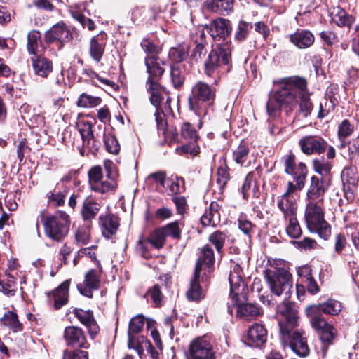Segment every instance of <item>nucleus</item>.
Wrapping results in <instances>:
<instances>
[{
	"label": "nucleus",
	"instance_id": "obj_1",
	"mask_svg": "<svg viewBox=\"0 0 359 359\" xmlns=\"http://www.w3.org/2000/svg\"><path fill=\"white\" fill-rule=\"evenodd\" d=\"M278 317L280 339L287 344L300 357H306L310 353L306 335L302 330H294L297 325V311L289 302H283L276 308Z\"/></svg>",
	"mask_w": 359,
	"mask_h": 359
},
{
	"label": "nucleus",
	"instance_id": "obj_2",
	"mask_svg": "<svg viewBox=\"0 0 359 359\" xmlns=\"http://www.w3.org/2000/svg\"><path fill=\"white\" fill-rule=\"evenodd\" d=\"M147 72L149 74L147 84L150 91V101L156 107L154 113L156 128L159 134L165 135L167 128V121L165 115L163 110L159 108L162 100L161 90V87L158 83L164 69L154 57H148L146 59Z\"/></svg>",
	"mask_w": 359,
	"mask_h": 359
},
{
	"label": "nucleus",
	"instance_id": "obj_3",
	"mask_svg": "<svg viewBox=\"0 0 359 359\" xmlns=\"http://www.w3.org/2000/svg\"><path fill=\"white\" fill-rule=\"evenodd\" d=\"M103 165L105 175L100 165L93 166L88 172V183L92 191L100 194L114 191L117 189L118 172L114 163L109 159L104 160Z\"/></svg>",
	"mask_w": 359,
	"mask_h": 359
},
{
	"label": "nucleus",
	"instance_id": "obj_4",
	"mask_svg": "<svg viewBox=\"0 0 359 359\" xmlns=\"http://www.w3.org/2000/svg\"><path fill=\"white\" fill-rule=\"evenodd\" d=\"M215 95L216 89L212 86L202 81L196 82L188 97L189 109L200 118L205 117L215 101Z\"/></svg>",
	"mask_w": 359,
	"mask_h": 359
},
{
	"label": "nucleus",
	"instance_id": "obj_5",
	"mask_svg": "<svg viewBox=\"0 0 359 359\" xmlns=\"http://www.w3.org/2000/svg\"><path fill=\"white\" fill-rule=\"evenodd\" d=\"M323 205V203L306 201L304 217L308 229L327 240L331 235V227L324 219Z\"/></svg>",
	"mask_w": 359,
	"mask_h": 359
},
{
	"label": "nucleus",
	"instance_id": "obj_6",
	"mask_svg": "<svg viewBox=\"0 0 359 359\" xmlns=\"http://www.w3.org/2000/svg\"><path fill=\"white\" fill-rule=\"evenodd\" d=\"M278 83L280 85V88L273 95L279 102L287 105L295 104L297 93L299 90H306L307 86L306 80L298 76L281 79Z\"/></svg>",
	"mask_w": 359,
	"mask_h": 359
},
{
	"label": "nucleus",
	"instance_id": "obj_7",
	"mask_svg": "<svg viewBox=\"0 0 359 359\" xmlns=\"http://www.w3.org/2000/svg\"><path fill=\"white\" fill-rule=\"evenodd\" d=\"M69 224V216L62 211L48 215L43 220L45 235L57 242L62 241L67 236Z\"/></svg>",
	"mask_w": 359,
	"mask_h": 359
},
{
	"label": "nucleus",
	"instance_id": "obj_8",
	"mask_svg": "<svg viewBox=\"0 0 359 359\" xmlns=\"http://www.w3.org/2000/svg\"><path fill=\"white\" fill-rule=\"evenodd\" d=\"M271 292L276 296L284 297V299L289 297V294L292 286V280L290 273L283 269H266L264 271Z\"/></svg>",
	"mask_w": 359,
	"mask_h": 359
},
{
	"label": "nucleus",
	"instance_id": "obj_9",
	"mask_svg": "<svg viewBox=\"0 0 359 359\" xmlns=\"http://www.w3.org/2000/svg\"><path fill=\"white\" fill-rule=\"evenodd\" d=\"M233 46L229 41L218 44L217 49L212 50L205 62V74L210 76L219 67L229 65L231 61Z\"/></svg>",
	"mask_w": 359,
	"mask_h": 359
},
{
	"label": "nucleus",
	"instance_id": "obj_10",
	"mask_svg": "<svg viewBox=\"0 0 359 359\" xmlns=\"http://www.w3.org/2000/svg\"><path fill=\"white\" fill-rule=\"evenodd\" d=\"M243 271L238 264H235L230 271L229 281L230 284V302L228 304V312L233 313V307L238 305L239 296L243 294L245 288V283L242 279Z\"/></svg>",
	"mask_w": 359,
	"mask_h": 359
},
{
	"label": "nucleus",
	"instance_id": "obj_11",
	"mask_svg": "<svg viewBox=\"0 0 359 359\" xmlns=\"http://www.w3.org/2000/svg\"><path fill=\"white\" fill-rule=\"evenodd\" d=\"M298 191L294 183L289 181L285 191L278 197L277 206L283 215V218L297 215Z\"/></svg>",
	"mask_w": 359,
	"mask_h": 359
},
{
	"label": "nucleus",
	"instance_id": "obj_12",
	"mask_svg": "<svg viewBox=\"0 0 359 359\" xmlns=\"http://www.w3.org/2000/svg\"><path fill=\"white\" fill-rule=\"evenodd\" d=\"M212 345L205 337H198L189 344L187 359H215Z\"/></svg>",
	"mask_w": 359,
	"mask_h": 359
},
{
	"label": "nucleus",
	"instance_id": "obj_13",
	"mask_svg": "<svg viewBox=\"0 0 359 359\" xmlns=\"http://www.w3.org/2000/svg\"><path fill=\"white\" fill-rule=\"evenodd\" d=\"M102 269H92L89 270L84 276L82 283L77 285L79 292L88 298L93 297V292L100 287Z\"/></svg>",
	"mask_w": 359,
	"mask_h": 359
},
{
	"label": "nucleus",
	"instance_id": "obj_14",
	"mask_svg": "<svg viewBox=\"0 0 359 359\" xmlns=\"http://www.w3.org/2000/svg\"><path fill=\"white\" fill-rule=\"evenodd\" d=\"M64 339L68 346L87 349L90 344L83 330L76 326H67L64 330Z\"/></svg>",
	"mask_w": 359,
	"mask_h": 359
},
{
	"label": "nucleus",
	"instance_id": "obj_15",
	"mask_svg": "<svg viewBox=\"0 0 359 359\" xmlns=\"http://www.w3.org/2000/svg\"><path fill=\"white\" fill-rule=\"evenodd\" d=\"M69 287L70 280H67L55 290L47 293L48 303L56 310L65 306L69 301Z\"/></svg>",
	"mask_w": 359,
	"mask_h": 359
},
{
	"label": "nucleus",
	"instance_id": "obj_16",
	"mask_svg": "<svg viewBox=\"0 0 359 359\" xmlns=\"http://www.w3.org/2000/svg\"><path fill=\"white\" fill-rule=\"evenodd\" d=\"M215 41L225 40L231 34V22L228 19L219 18L205 27Z\"/></svg>",
	"mask_w": 359,
	"mask_h": 359
},
{
	"label": "nucleus",
	"instance_id": "obj_17",
	"mask_svg": "<svg viewBox=\"0 0 359 359\" xmlns=\"http://www.w3.org/2000/svg\"><path fill=\"white\" fill-rule=\"evenodd\" d=\"M303 153L307 155L313 154H323L327 149V144L325 140L318 136H305L299 142Z\"/></svg>",
	"mask_w": 359,
	"mask_h": 359
},
{
	"label": "nucleus",
	"instance_id": "obj_18",
	"mask_svg": "<svg viewBox=\"0 0 359 359\" xmlns=\"http://www.w3.org/2000/svg\"><path fill=\"white\" fill-rule=\"evenodd\" d=\"M215 263V255L212 248L209 245L203 246L200 252V256L196 262L195 271L196 276L198 273H203L205 276L210 273Z\"/></svg>",
	"mask_w": 359,
	"mask_h": 359
},
{
	"label": "nucleus",
	"instance_id": "obj_19",
	"mask_svg": "<svg viewBox=\"0 0 359 359\" xmlns=\"http://www.w3.org/2000/svg\"><path fill=\"white\" fill-rule=\"evenodd\" d=\"M77 128L81 135L83 146L92 153L97 152L99 149V143L95 139L92 123L88 121H80L77 123Z\"/></svg>",
	"mask_w": 359,
	"mask_h": 359
},
{
	"label": "nucleus",
	"instance_id": "obj_20",
	"mask_svg": "<svg viewBox=\"0 0 359 359\" xmlns=\"http://www.w3.org/2000/svg\"><path fill=\"white\" fill-rule=\"evenodd\" d=\"M327 189L325 181L316 176H312L311 184L306 192V201L323 203L324 195Z\"/></svg>",
	"mask_w": 359,
	"mask_h": 359
},
{
	"label": "nucleus",
	"instance_id": "obj_21",
	"mask_svg": "<svg viewBox=\"0 0 359 359\" xmlns=\"http://www.w3.org/2000/svg\"><path fill=\"white\" fill-rule=\"evenodd\" d=\"M268 333L264 326L254 323L248 327L245 341L249 346L259 347L267 340Z\"/></svg>",
	"mask_w": 359,
	"mask_h": 359
},
{
	"label": "nucleus",
	"instance_id": "obj_22",
	"mask_svg": "<svg viewBox=\"0 0 359 359\" xmlns=\"http://www.w3.org/2000/svg\"><path fill=\"white\" fill-rule=\"evenodd\" d=\"M99 220L102 235L108 239L112 238L116 234L119 226L118 217L110 213L101 215L99 217Z\"/></svg>",
	"mask_w": 359,
	"mask_h": 359
},
{
	"label": "nucleus",
	"instance_id": "obj_23",
	"mask_svg": "<svg viewBox=\"0 0 359 359\" xmlns=\"http://www.w3.org/2000/svg\"><path fill=\"white\" fill-rule=\"evenodd\" d=\"M106 43L107 35L104 33H100L90 39L89 53L95 62H99L102 60Z\"/></svg>",
	"mask_w": 359,
	"mask_h": 359
},
{
	"label": "nucleus",
	"instance_id": "obj_24",
	"mask_svg": "<svg viewBox=\"0 0 359 359\" xmlns=\"http://www.w3.org/2000/svg\"><path fill=\"white\" fill-rule=\"evenodd\" d=\"M70 36V31L64 23H58L53 26L50 30L46 32L45 39L48 43L67 41Z\"/></svg>",
	"mask_w": 359,
	"mask_h": 359
},
{
	"label": "nucleus",
	"instance_id": "obj_25",
	"mask_svg": "<svg viewBox=\"0 0 359 359\" xmlns=\"http://www.w3.org/2000/svg\"><path fill=\"white\" fill-rule=\"evenodd\" d=\"M31 62L36 74L46 77L53 71V63L41 55L31 57Z\"/></svg>",
	"mask_w": 359,
	"mask_h": 359
},
{
	"label": "nucleus",
	"instance_id": "obj_26",
	"mask_svg": "<svg viewBox=\"0 0 359 359\" xmlns=\"http://www.w3.org/2000/svg\"><path fill=\"white\" fill-rule=\"evenodd\" d=\"M74 313L79 320L88 328L89 334L93 338L97 334L99 327L94 319L93 312L79 309L76 310Z\"/></svg>",
	"mask_w": 359,
	"mask_h": 359
},
{
	"label": "nucleus",
	"instance_id": "obj_27",
	"mask_svg": "<svg viewBox=\"0 0 359 359\" xmlns=\"http://www.w3.org/2000/svg\"><path fill=\"white\" fill-rule=\"evenodd\" d=\"M203 274L198 273L196 276V271L194 273V278L190 283V287L187 291L186 296L189 301L198 302L204 299L205 294L200 286V279L203 280Z\"/></svg>",
	"mask_w": 359,
	"mask_h": 359
},
{
	"label": "nucleus",
	"instance_id": "obj_28",
	"mask_svg": "<svg viewBox=\"0 0 359 359\" xmlns=\"http://www.w3.org/2000/svg\"><path fill=\"white\" fill-rule=\"evenodd\" d=\"M219 209V204L217 202H212L201 218V224L204 226H217L220 222Z\"/></svg>",
	"mask_w": 359,
	"mask_h": 359
},
{
	"label": "nucleus",
	"instance_id": "obj_29",
	"mask_svg": "<svg viewBox=\"0 0 359 359\" xmlns=\"http://www.w3.org/2000/svg\"><path fill=\"white\" fill-rule=\"evenodd\" d=\"M290 41L299 48H306L313 45L315 38L311 32L302 30L290 34Z\"/></svg>",
	"mask_w": 359,
	"mask_h": 359
},
{
	"label": "nucleus",
	"instance_id": "obj_30",
	"mask_svg": "<svg viewBox=\"0 0 359 359\" xmlns=\"http://www.w3.org/2000/svg\"><path fill=\"white\" fill-rule=\"evenodd\" d=\"M331 19L339 27L350 28L355 22V17L348 14L344 9L337 7L331 13Z\"/></svg>",
	"mask_w": 359,
	"mask_h": 359
},
{
	"label": "nucleus",
	"instance_id": "obj_31",
	"mask_svg": "<svg viewBox=\"0 0 359 359\" xmlns=\"http://www.w3.org/2000/svg\"><path fill=\"white\" fill-rule=\"evenodd\" d=\"M234 0H208L205 2L207 9L224 15L232 11Z\"/></svg>",
	"mask_w": 359,
	"mask_h": 359
},
{
	"label": "nucleus",
	"instance_id": "obj_32",
	"mask_svg": "<svg viewBox=\"0 0 359 359\" xmlns=\"http://www.w3.org/2000/svg\"><path fill=\"white\" fill-rule=\"evenodd\" d=\"M101 205L93 198L88 197L83 202L81 215L84 220H91L95 217Z\"/></svg>",
	"mask_w": 359,
	"mask_h": 359
},
{
	"label": "nucleus",
	"instance_id": "obj_33",
	"mask_svg": "<svg viewBox=\"0 0 359 359\" xmlns=\"http://www.w3.org/2000/svg\"><path fill=\"white\" fill-rule=\"evenodd\" d=\"M310 307H316L317 311L321 314L323 313L327 315L336 316L341 310V304L334 299H329L325 302L318 304H313Z\"/></svg>",
	"mask_w": 359,
	"mask_h": 359
},
{
	"label": "nucleus",
	"instance_id": "obj_34",
	"mask_svg": "<svg viewBox=\"0 0 359 359\" xmlns=\"http://www.w3.org/2000/svg\"><path fill=\"white\" fill-rule=\"evenodd\" d=\"M249 147L243 142L233 151V159L241 166L248 167L250 164L249 160Z\"/></svg>",
	"mask_w": 359,
	"mask_h": 359
},
{
	"label": "nucleus",
	"instance_id": "obj_35",
	"mask_svg": "<svg viewBox=\"0 0 359 359\" xmlns=\"http://www.w3.org/2000/svg\"><path fill=\"white\" fill-rule=\"evenodd\" d=\"M306 313L310 318L311 327L316 332L322 330L323 327L327 324V322L325 318L323 317L322 314L317 311L316 307L308 306L306 309Z\"/></svg>",
	"mask_w": 359,
	"mask_h": 359
},
{
	"label": "nucleus",
	"instance_id": "obj_36",
	"mask_svg": "<svg viewBox=\"0 0 359 359\" xmlns=\"http://www.w3.org/2000/svg\"><path fill=\"white\" fill-rule=\"evenodd\" d=\"M292 172H288L287 175H290L293 177L295 182L294 186L296 189L302 190L305 184V180L307 174L306 166L303 163H297V166L292 168Z\"/></svg>",
	"mask_w": 359,
	"mask_h": 359
},
{
	"label": "nucleus",
	"instance_id": "obj_37",
	"mask_svg": "<svg viewBox=\"0 0 359 359\" xmlns=\"http://www.w3.org/2000/svg\"><path fill=\"white\" fill-rule=\"evenodd\" d=\"M1 322L13 332H22L23 330V325L19 321L18 315L13 311H8L6 312L1 318Z\"/></svg>",
	"mask_w": 359,
	"mask_h": 359
},
{
	"label": "nucleus",
	"instance_id": "obj_38",
	"mask_svg": "<svg viewBox=\"0 0 359 359\" xmlns=\"http://www.w3.org/2000/svg\"><path fill=\"white\" fill-rule=\"evenodd\" d=\"M41 33L36 30H32L27 34V49L29 54L36 56L39 53L41 47Z\"/></svg>",
	"mask_w": 359,
	"mask_h": 359
},
{
	"label": "nucleus",
	"instance_id": "obj_39",
	"mask_svg": "<svg viewBox=\"0 0 359 359\" xmlns=\"http://www.w3.org/2000/svg\"><path fill=\"white\" fill-rule=\"evenodd\" d=\"M238 314L245 318H253L262 315V309L258 306L247 303L238 306Z\"/></svg>",
	"mask_w": 359,
	"mask_h": 359
},
{
	"label": "nucleus",
	"instance_id": "obj_40",
	"mask_svg": "<svg viewBox=\"0 0 359 359\" xmlns=\"http://www.w3.org/2000/svg\"><path fill=\"white\" fill-rule=\"evenodd\" d=\"M67 191L65 188L56 187L53 191L47 193L48 201L53 206H61L65 203Z\"/></svg>",
	"mask_w": 359,
	"mask_h": 359
},
{
	"label": "nucleus",
	"instance_id": "obj_41",
	"mask_svg": "<svg viewBox=\"0 0 359 359\" xmlns=\"http://www.w3.org/2000/svg\"><path fill=\"white\" fill-rule=\"evenodd\" d=\"M16 288V282L13 276L5 275L0 278V291L4 294L14 296Z\"/></svg>",
	"mask_w": 359,
	"mask_h": 359
},
{
	"label": "nucleus",
	"instance_id": "obj_42",
	"mask_svg": "<svg viewBox=\"0 0 359 359\" xmlns=\"http://www.w3.org/2000/svg\"><path fill=\"white\" fill-rule=\"evenodd\" d=\"M227 238L228 235L225 231H216L210 234L208 241L215 246L217 252L222 254Z\"/></svg>",
	"mask_w": 359,
	"mask_h": 359
},
{
	"label": "nucleus",
	"instance_id": "obj_43",
	"mask_svg": "<svg viewBox=\"0 0 359 359\" xmlns=\"http://www.w3.org/2000/svg\"><path fill=\"white\" fill-rule=\"evenodd\" d=\"M101 102V97L83 93L79 95L76 105L82 108H93L100 105Z\"/></svg>",
	"mask_w": 359,
	"mask_h": 359
},
{
	"label": "nucleus",
	"instance_id": "obj_44",
	"mask_svg": "<svg viewBox=\"0 0 359 359\" xmlns=\"http://www.w3.org/2000/svg\"><path fill=\"white\" fill-rule=\"evenodd\" d=\"M287 223L286 226V232L287 235L292 238H297L302 235V229L299 226L297 215L290 216L284 218Z\"/></svg>",
	"mask_w": 359,
	"mask_h": 359
},
{
	"label": "nucleus",
	"instance_id": "obj_45",
	"mask_svg": "<svg viewBox=\"0 0 359 359\" xmlns=\"http://www.w3.org/2000/svg\"><path fill=\"white\" fill-rule=\"evenodd\" d=\"M189 50V47L187 44H181L177 47L171 48L169 51V57L172 60L179 64L187 57Z\"/></svg>",
	"mask_w": 359,
	"mask_h": 359
},
{
	"label": "nucleus",
	"instance_id": "obj_46",
	"mask_svg": "<svg viewBox=\"0 0 359 359\" xmlns=\"http://www.w3.org/2000/svg\"><path fill=\"white\" fill-rule=\"evenodd\" d=\"M341 178L344 182L353 187H355L359 180V172L355 166L345 168L341 172Z\"/></svg>",
	"mask_w": 359,
	"mask_h": 359
},
{
	"label": "nucleus",
	"instance_id": "obj_47",
	"mask_svg": "<svg viewBox=\"0 0 359 359\" xmlns=\"http://www.w3.org/2000/svg\"><path fill=\"white\" fill-rule=\"evenodd\" d=\"M170 78L171 82L175 88H180L184 84V73L182 70V66L180 64L171 66Z\"/></svg>",
	"mask_w": 359,
	"mask_h": 359
},
{
	"label": "nucleus",
	"instance_id": "obj_48",
	"mask_svg": "<svg viewBox=\"0 0 359 359\" xmlns=\"http://www.w3.org/2000/svg\"><path fill=\"white\" fill-rule=\"evenodd\" d=\"M337 336V330L334 326H328V328L327 327V332L321 333L320 339L324 345L323 348L324 355H325L327 346L334 343Z\"/></svg>",
	"mask_w": 359,
	"mask_h": 359
},
{
	"label": "nucleus",
	"instance_id": "obj_49",
	"mask_svg": "<svg viewBox=\"0 0 359 359\" xmlns=\"http://www.w3.org/2000/svg\"><path fill=\"white\" fill-rule=\"evenodd\" d=\"M299 95L300 97L299 107L304 116H307L311 112L313 104L309 98V94L307 88L304 90H299Z\"/></svg>",
	"mask_w": 359,
	"mask_h": 359
},
{
	"label": "nucleus",
	"instance_id": "obj_50",
	"mask_svg": "<svg viewBox=\"0 0 359 359\" xmlns=\"http://www.w3.org/2000/svg\"><path fill=\"white\" fill-rule=\"evenodd\" d=\"M90 238V228L88 225L80 226L75 233V241L78 245H86Z\"/></svg>",
	"mask_w": 359,
	"mask_h": 359
},
{
	"label": "nucleus",
	"instance_id": "obj_51",
	"mask_svg": "<svg viewBox=\"0 0 359 359\" xmlns=\"http://www.w3.org/2000/svg\"><path fill=\"white\" fill-rule=\"evenodd\" d=\"M135 334L128 332V346L129 348L135 349L141 358L144 353V346L142 341V338H145L143 336L136 337Z\"/></svg>",
	"mask_w": 359,
	"mask_h": 359
},
{
	"label": "nucleus",
	"instance_id": "obj_52",
	"mask_svg": "<svg viewBox=\"0 0 359 359\" xmlns=\"http://www.w3.org/2000/svg\"><path fill=\"white\" fill-rule=\"evenodd\" d=\"M252 28V24L241 20L235 31V40L239 42L245 40Z\"/></svg>",
	"mask_w": 359,
	"mask_h": 359
},
{
	"label": "nucleus",
	"instance_id": "obj_53",
	"mask_svg": "<svg viewBox=\"0 0 359 359\" xmlns=\"http://www.w3.org/2000/svg\"><path fill=\"white\" fill-rule=\"evenodd\" d=\"M103 137L107 151L113 154H118L120 145L116 137L111 134L105 135L104 133Z\"/></svg>",
	"mask_w": 359,
	"mask_h": 359
},
{
	"label": "nucleus",
	"instance_id": "obj_54",
	"mask_svg": "<svg viewBox=\"0 0 359 359\" xmlns=\"http://www.w3.org/2000/svg\"><path fill=\"white\" fill-rule=\"evenodd\" d=\"M141 47L144 51L149 55L145 57V59L148 57H154L160 64L158 58L156 57V55L158 53V48L154 43L152 41L148 39H144L141 42ZM144 62L146 63V60H144Z\"/></svg>",
	"mask_w": 359,
	"mask_h": 359
},
{
	"label": "nucleus",
	"instance_id": "obj_55",
	"mask_svg": "<svg viewBox=\"0 0 359 359\" xmlns=\"http://www.w3.org/2000/svg\"><path fill=\"white\" fill-rule=\"evenodd\" d=\"M165 235L163 229H156L150 236L148 241L156 248H161L165 242Z\"/></svg>",
	"mask_w": 359,
	"mask_h": 359
},
{
	"label": "nucleus",
	"instance_id": "obj_56",
	"mask_svg": "<svg viewBox=\"0 0 359 359\" xmlns=\"http://www.w3.org/2000/svg\"><path fill=\"white\" fill-rule=\"evenodd\" d=\"M332 168V163L325 161L323 158L313 161V168L315 171L322 176L327 175L330 173Z\"/></svg>",
	"mask_w": 359,
	"mask_h": 359
},
{
	"label": "nucleus",
	"instance_id": "obj_57",
	"mask_svg": "<svg viewBox=\"0 0 359 359\" xmlns=\"http://www.w3.org/2000/svg\"><path fill=\"white\" fill-rule=\"evenodd\" d=\"M354 131V126L348 120L344 119L338 126V137L339 140H346Z\"/></svg>",
	"mask_w": 359,
	"mask_h": 359
},
{
	"label": "nucleus",
	"instance_id": "obj_58",
	"mask_svg": "<svg viewBox=\"0 0 359 359\" xmlns=\"http://www.w3.org/2000/svg\"><path fill=\"white\" fill-rule=\"evenodd\" d=\"M181 134L182 136L192 142H196L198 137L197 134V131L194 128V127L191 125L189 123H184L181 126Z\"/></svg>",
	"mask_w": 359,
	"mask_h": 359
},
{
	"label": "nucleus",
	"instance_id": "obj_59",
	"mask_svg": "<svg viewBox=\"0 0 359 359\" xmlns=\"http://www.w3.org/2000/svg\"><path fill=\"white\" fill-rule=\"evenodd\" d=\"M165 236H170L175 239H179L181 236V230L180 229L179 222L175 221L171 222L161 228Z\"/></svg>",
	"mask_w": 359,
	"mask_h": 359
},
{
	"label": "nucleus",
	"instance_id": "obj_60",
	"mask_svg": "<svg viewBox=\"0 0 359 359\" xmlns=\"http://www.w3.org/2000/svg\"><path fill=\"white\" fill-rule=\"evenodd\" d=\"M144 325V316L141 314L137 315L130 320L128 332L133 334L139 333L142 330Z\"/></svg>",
	"mask_w": 359,
	"mask_h": 359
},
{
	"label": "nucleus",
	"instance_id": "obj_61",
	"mask_svg": "<svg viewBox=\"0 0 359 359\" xmlns=\"http://www.w3.org/2000/svg\"><path fill=\"white\" fill-rule=\"evenodd\" d=\"M283 104L281 102H279L278 99H276V96L274 95L270 96L266 105L268 114L270 116H276Z\"/></svg>",
	"mask_w": 359,
	"mask_h": 359
},
{
	"label": "nucleus",
	"instance_id": "obj_62",
	"mask_svg": "<svg viewBox=\"0 0 359 359\" xmlns=\"http://www.w3.org/2000/svg\"><path fill=\"white\" fill-rule=\"evenodd\" d=\"M72 16L76 19L83 27H87L89 30L95 29V25L93 20L86 18L82 13L75 11L72 13Z\"/></svg>",
	"mask_w": 359,
	"mask_h": 359
},
{
	"label": "nucleus",
	"instance_id": "obj_63",
	"mask_svg": "<svg viewBox=\"0 0 359 359\" xmlns=\"http://www.w3.org/2000/svg\"><path fill=\"white\" fill-rule=\"evenodd\" d=\"M62 359H88V353L82 350H65Z\"/></svg>",
	"mask_w": 359,
	"mask_h": 359
},
{
	"label": "nucleus",
	"instance_id": "obj_64",
	"mask_svg": "<svg viewBox=\"0 0 359 359\" xmlns=\"http://www.w3.org/2000/svg\"><path fill=\"white\" fill-rule=\"evenodd\" d=\"M349 159L352 161L359 156V135L347 143Z\"/></svg>",
	"mask_w": 359,
	"mask_h": 359
}]
</instances>
